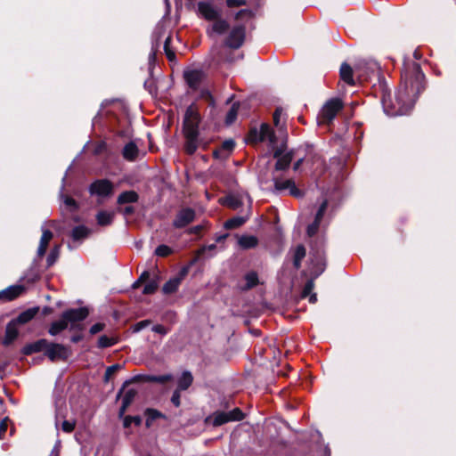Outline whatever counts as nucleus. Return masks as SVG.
Instances as JSON below:
<instances>
[{"mask_svg": "<svg viewBox=\"0 0 456 456\" xmlns=\"http://www.w3.org/2000/svg\"><path fill=\"white\" fill-rule=\"evenodd\" d=\"M151 330L155 333H159L161 335H166L168 332V330L163 325L160 324L154 325L151 328Z\"/></svg>", "mask_w": 456, "mask_h": 456, "instance_id": "nucleus-59", "label": "nucleus"}, {"mask_svg": "<svg viewBox=\"0 0 456 456\" xmlns=\"http://www.w3.org/2000/svg\"><path fill=\"white\" fill-rule=\"evenodd\" d=\"M157 289H158L157 281H151L144 286V288L142 289V293L145 295L153 294L157 290Z\"/></svg>", "mask_w": 456, "mask_h": 456, "instance_id": "nucleus-43", "label": "nucleus"}, {"mask_svg": "<svg viewBox=\"0 0 456 456\" xmlns=\"http://www.w3.org/2000/svg\"><path fill=\"white\" fill-rule=\"evenodd\" d=\"M146 414V426L150 427L153 420L157 419L158 418L162 417V414L155 410V409H147L145 411Z\"/></svg>", "mask_w": 456, "mask_h": 456, "instance_id": "nucleus-36", "label": "nucleus"}, {"mask_svg": "<svg viewBox=\"0 0 456 456\" xmlns=\"http://www.w3.org/2000/svg\"><path fill=\"white\" fill-rule=\"evenodd\" d=\"M135 391L134 389H129L127 390L123 398H122V402H124V404L125 406H129L130 403L133 402L134 396H135Z\"/></svg>", "mask_w": 456, "mask_h": 456, "instance_id": "nucleus-45", "label": "nucleus"}, {"mask_svg": "<svg viewBox=\"0 0 456 456\" xmlns=\"http://www.w3.org/2000/svg\"><path fill=\"white\" fill-rule=\"evenodd\" d=\"M340 77L346 84L354 85L353 69L348 64L344 63L341 65Z\"/></svg>", "mask_w": 456, "mask_h": 456, "instance_id": "nucleus-28", "label": "nucleus"}, {"mask_svg": "<svg viewBox=\"0 0 456 456\" xmlns=\"http://www.w3.org/2000/svg\"><path fill=\"white\" fill-rule=\"evenodd\" d=\"M245 280H246V285L244 286L243 289H251V288L255 287L258 282L257 273L256 272L248 273L245 275Z\"/></svg>", "mask_w": 456, "mask_h": 456, "instance_id": "nucleus-33", "label": "nucleus"}, {"mask_svg": "<svg viewBox=\"0 0 456 456\" xmlns=\"http://www.w3.org/2000/svg\"><path fill=\"white\" fill-rule=\"evenodd\" d=\"M356 72L362 79H368L371 75H379V64L375 61H361L355 67Z\"/></svg>", "mask_w": 456, "mask_h": 456, "instance_id": "nucleus-10", "label": "nucleus"}, {"mask_svg": "<svg viewBox=\"0 0 456 456\" xmlns=\"http://www.w3.org/2000/svg\"><path fill=\"white\" fill-rule=\"evenodd\" d=\"M139 200V195L134 191H125L120 193L117 199V203L118 205H124L127 203H135Z\"/></svg>", "mask_w": 456, "mask_h": 456, "instance_id": "nucleus-20", "label": "nucleus"}, {"mask_svg": "<svg viewBox=\"0 0 456 456\" xmlns=\"http://www.w3.org/2000/svg\"><path fill=\"white\" fill-rule=\"evenodd\" d=\"M425 89V76L416 62L404 63L401 85L395 94V102L385 96L382 99L384 111L387 116L408 114L413 108L419 95Z\"/></svg>", "mask_w": 456, "mask_h": 456, "instance_id": "nucleus-1", "label": "nucleus"}, {"mask_svg": "<svg viewBox=\"0 0 456 456\" xmlns=\"http://www.w3.org/2000/svg\"><path fill=\"white\" fill-rule=\"evenodd\" d=\"M88 310L85 307L69 309L62 313L60 320L52 322L48 332L56 336L66 330L70 324V330L80 329L77 322L84 321L88 316Z\"/></svg>", "mask_w": 456, "mask_h": 456, "instance_id": "nucleus-4", "label": "nucleus"}, {"mask_svg": "<svg viewBox=\"0 0 456 456\" xmlns=\"http://www.w3.org/2000/svg\"><path fill=\"white\" fill-rule=\"evenodd\" d=\"M283 116V109L281 107L276 108L273 113V123L277 129L281 132H285V122L281 121Z\"/></svg>", "mask_w": 456, "mask_h": 456, "instance_id": "nucleus-31", "label": "nucleus"}, {"mask_svg": "<svg viewBox=\"0 0 456 456\" xmlns=\"http://www.w3.org/2000/svg\"><path fill=\"white\" fill-rule=\"evenodd\" d=\"M151 324L150 320H143L135 323L133 327L134 332H139Z\"/></svg>", "mask_w": 456, "mask_h": 456, "instance_id": "nucleus-53", "label": "nucleus"}, {"mask_svg": "<svg viewBox=\"0 0 456 456\" xmlns=\"http://www.w3.org/2000/svg\"><path fill=\"white\" fill-rule=\"evenodd\" d=\"M114 185L108 179H99L91 183L89 192L92 195L106 198L113 193Z\"/></svg>", "mask_w": 456, "mask_h": 456, "instance_id": "nucleus-9", "label": "nucleus"}, {"mask_svg": "<svg viewBox=\"0 0 456 456\" xmlns=\"http://www.w3.org/2000/svg\"><path fill=\"white\" fill-rule=\"evenodd\" d=\"M16 324L17 323H15L13 321L7 324L5 330V337L4 339V343L5 345L12 343L17 338L19 331L17 330Z\"/></svg>", "mask_w": 456, "mask_h": 456, "instance_id": "nucleus-25", "label": "nucleus"}, {"mask_svg": "<svg viewBox=\"0 0 456 456\" xmlns=\"http://www.w3.org/2000/svg\"><path fill=\"white\" fill-rule=\"evenodd\" d=\"M53 238V232L49 230H43V233L40 239L39 246L37 248L38 256H43L46 251L48 244Z\"/></svg>", "mask_w": 456, "mask_h": 456, "instance_id": "nucleus-23", "label": "nucleus"}, {"mask_svg": "<svg viewBox=\"0 0 456 456\" xmlns=\"http://www.w3.org/2000/svg\"><path fill=\"white\" fill-rule=\"evenodd\" d=\"M7 427H8L7 419H4L0 423V438H2L3 436L4 435V433L6 432Z\"/></svg>", "mask_w": 456, "mask_h": 456, "instance_id": "nucleus-62", "label": "nucleus"}, {"mask_svg": "<svg viewBox=\"0 0 456 456\" xmlns=\"http://www.w3.org/2000/svg\"><path fill=\"white\" fill-rule=\"evenodd\" d=\"M138 153H139L138 147L133 142L126 143L125 145V147L123 148V151H122L124 159H126V160H129V161L135 160L138 156Z\"/></svg>", "mask_w": 456, "mask_h": 456, "instance_id": "nucleus-21", "label": "nucleus"}, {"mask_svg": "<svg viewBox=\"0 0 456 456\" xmlns=\"http://www.w3.org/2000/svg\"><path fill=\"white\" fill-rule=\"evenodd\" d=\"M150 277V273L147 272V271H144L141 275L140 277L138 278V281L142 283L144 281H146Z\"/></svg>", "mask_w": 456, "mask_h": 456, "instance_id": "nucleus-63", "label": "nucleus"}, {"mask_svg": "<svg viewBox=\"0 0 456 456\" xmlns=\"http://www.w3.org/2000/svg\"><path fill=\"white\" fill-rule=\"evenodd\" d=\"M187 273H188V267H183L175 276L170 278L164 284V286L162 288L163 293L164 294L175 293L178 289L181 282L186 277Z\"/></svg>", "mask_w": 456, "mask_h": 456, "instance_id": "nucleus-13", "label": "nucleus"}, {"mask_svg": "<svg viewBox=\"0 0 456 456\" xmlns=\"http://www.w3.org/2000/svg\"><path fill=\"white\" fill-rule=\"evenodd\" d=\"M159 42H156L155 44H153L152 50H151V53L149 54V61H150V63H152V62L155 61L156 52L159 49Z\"/></svg>", "mask_w": 456, "mask_h": 456, "instance_id": "nucleus-58", "label": "nucleus"}, {"mask_svg": "<svg viewBox=\"0 0 456 456\" xmlns=\"http://www.w3.org/2000/svg\"><path fill=\"white\" fill-rule=\"evenodd\" d=\"M22 353L26 355H28V354H31L33 353H37L35 348H34V345L33 343L31 344H28V345H26L23 349H22Z\"/></svg>", "mask_w": 456, "mask_h": 456, "instance_id": "nucleus-60", "label": "nucleus"}, {"mask_svg": "<svg viewBox=\"0 0 456 456\" xmlns=\"http://www.w3.org/2000/svg\"><path fill=\"white\" fill-rule=\"evenodd\" d=\"M132 423H134L135 426H140L142 418L140 416H126L124 418L123 425L125 428H129Z\"/></svg>", "mask_w": 456, "mask_h": 456, "instance_id": "nucleus-39", "label": "nucleus"}, {"mask_svg": "<svg viewBox=\"0 0 456 456\" xmlns=\"http://www.w3.org/2000/svg\"><path fill=\"white\" fill-rule=\"evenodd\" d=\"M23 291L24 288L22 286H10L7 289L0 291V298L5 301H10L19 297Z\"/></svg>", "mask_w": 456, "mask_h": 456, "instance_id": "nucleus-18", "label": "nucleus"}, {"mask_svg": "<svg viewBox=\"0 0 456 456\" xmlns=\"http://www.w3.org/2000/svg\"><path fill=\"white\" fill-rule=\"evenodd\" d=\"M200 116L196 105H190L183 118V134L185 138L184 150L188 154H193L201 145L200 139L199 125Z\"/></svg>", "mask_w": 456, "mask_h": 456, "instance_id": "nucleus-3", "label": "nucleus"}, {"mask_svg": "<svg viewBox=\"0 0 456 456\" xmlns=\"http://www.w3.org/2000/svg\"><path fill=\"white\" fill-rule=\"evenodd\" d=\"M249 218V212L248 211L244 216H237L232 218L228 219L224 224L225 229H235L240 227L244 224L247 220Z\"/></svg>", "mask_w": 456, "mask_h": 456, "instance_id": "nucleus-24", "label": "nucleus"}, {"mask_svg": "<svg viewBox=\"0 0 456 456\" xmlns=\"http://www.w3.org/2000/svg\"><path fill=\"white\" fill-rule=\"evenodd\" d=\"M238 245L241 249L254 248L258 245V239L254 235L243 234L238 237Z\"/></svg>", "mask_w": 456, "mask_h": 456, "instance_id": "nucleus-19", "label": "nucleus"}, {"mask_svg": "<svg viewBox=\"0 0 456 456\" xmlns=\"http://www.w3.org/2000/svg\"><path fill=\"white\" fill-rule=\"evenodd\" d=\"M119 369V365L118 364H115V365H111L110 367L107 368L106 371H105V380H109L110 378L115 373V371Z\"/></svg>", "mask_w": 456, "mask_h": 456, "instance_id": "nucleus-56", "label": "nucleus"}, {"mask_svg": "<svg viewBox=\"0 0 456 456\" xmlns=\"http://www.w3.org/2000/svg\"><path fill=\"white\" fill-rule=\"evenodd\" d=\"M45 355L52 362L66 361L70 355V350L61 344L49 343Z\"/></svg>", "mask_w": 456, "mask_h": 456, "instance_id": "nucleus-7", "label": "nucleus"}, {"mask_svg": "<svg viewBox=\"0 0 456 456\" xmlns=\"http://www.w3.org/2000/svg\"><path fill=\"white\" fill-rule=\"evenodd\" d=\"M184 78L191 88L197 89L203 79V73L197 69L189 70L184 72Z\"/></svg>", "mask_w": 456, "mask_h": 456, "instance_id": "nucleus-17", "label": "nucleus"}, {"mask_svg": "<svg viewBox=\"0 0 456 456\" xmlns=\"http://www.w3.org/2000/svg\"><path fill=\"white\" fill-rule=\"evenodd\" d=\"M284 190H289V195L294 196L296 198H299L303 195L301 191L297 188L293 180L274 179V191L279 193Z\"/></svg>", "mask_w": 456, "mask_h": 456, "instance_id": "nucleus-14", "label": "nucleus"}, {"mask_svg": "<svg viewBox=\"0 0 456 456\" xmlns=\"http://www.w3.org/2000/svg\"><path fill=\"white\" fill-rule=\"evenodd\" d=\"M250 16H251V12L249 10L242 9L235 13L234 19L239 20L244 17H250Z\"/></svg>", "mask_w": 456, "mask_h": 456, "instance_id": "nucleus-55", "label": "nucleus"}, {"mask_svg": "<svg viewBox=\"0 0 456 456\" xmlns=\"http://www.w3.org/2000/svg\"><path fill=\"white\" fill-rule=\"evenodd\" d=\"M63 189H64V184H62L61 189V193H60L61 198L63 200V203L65 204L66 208L69 210H70V211L76 210L77 208V202L75 201L74 199H72L69 196H65L62 193Z\"/></svg>", "mask_w": 456, "mask_h": 456, "instance_id": "nucleus-34", "label": "nucleus"}, {"mask_svg": "<svg viewBox=\"0 0 456 456\" xmlns=\"http://www.w3.org/2000/svg\"><path fill=\"white\" fill-rule=\"evenodd\" d=\"M197 13L200 18L213 22L207 29L209 36L223 35L230 27L228 21L222 17V8L212 0L200 1L197 4Z\"/></svg>", "mask_w": 456, "mask_h": 456, "instance_id": "nucleus-2", "label": "nucleus"}, {"mask_svg": "<svg viewBox=\"0 0 456 456\" xmlns=\"http://www.w3.org/2000/svg\"><path fill=\"white\" fill-rule=\"evenodd\" d=\"M213 425L214 426H221L224 423L229 422V415L225 411H217L213 417Z\"/></svg>", "mask_w": 456, "mask_h": 456, "instance_id": "nucleus-32", "label": "nucleus"}, {"mask_svg": "<svg viewBox=\"0 0 456 456\" xmlns=\"http://www.w3.org/2000/svg\"><path fill=\"white\" fill-rule=\"evenodd\" d=\"M320 223L317 221H314L313 224H309L306 230L307 235L312 237L316 234L319 229Z\"/></svg>", "mask_w": 456, "mask_h": 456, "instance_id": "nucleus-51", "label": "nucleus"}, {"mask_svg": "<svg viewBox=\"0 0 456 456\" xmlns=\"http://www.w3.org/2000/svg\"><path fill=\"white\" fill-rule=\"evenodd\" d=\"M37 314L36 309H28L21 314L14 320L15 323L24 324L31 321Z\"/></svg>", "mask_w": 456, "mask_h": 456, "instance_id": "nucleus-30", "label": "nucleus"}, {"mask_svg": "<svg viewBox=\"0 0 456 456\" xmlns=\"http://www.w3.org/2000/svg\"><path fill=\"white\" fill-rule=\"evenodd\" d=\"M314 281L313 280H310L308 281L305 286H304V289H303V291H302V297H308L309 295L312 294V291L314 289Z\"/></svg>", "mask_w": 456, "mask_h": 456, "instance_id": "nucleus-49", "label": "nucleus"}, {"mask_svg": "<svg viewBox=\"0 0 456 456\" xmlns=\"http://www.w3.org/2000/svg\"><path fill=\"white\" fill-rule=\"evenodd\" d=\"M195 218V211L191 208H183L176 215L173 225L175 228H183L191 224Z\"/></svg>", "mask_w": 456, "mask_h": 456, "instance_id": "nucleus-15", "label": "nucleus"}, {"mask_svg": "<svg viewBox=\"0 0 456 456\" xmlns=\"http://www.w3.org/2000/svg\"><path fill=\"white\" fill-rule=\"evenodd\" d=\"M180 391L179 389H175L172 395V397H171V402L175 406V407H179L180 404H181V401H180V398H181V395H180Z\"/></svg>", "mask_w": 456, "mask_h": 456, "instance_id": "nucleus-54", "label": "nucleus"}, {"mask_svg": "<svg viewBox=\"0 0 456 456\" xmlns=\"http://www.w3.org/2000/svg\"><path fill=\"white\" fill-rule=\"evenodd\" d=\"M343 102L338 98H333L329 100L322 107V110L318 115L319 125L330 124L337 116V114L342 110Z\"/></svg>", "mask_w": 456, "mask_h": 456, "instance_id": "nucleus-5", "label": "nucleus"}, {"mask_svg": "<svg viewBox=\"0 0 456 456\" xmlns=\"http://www.w3.org/2000/svg\"><path fill=\"white\" fill-rule=\"evenodd\" d=\"M115 213L113 211L102 210L96 215V221L100 226H107L112 224Z\"/></svg>", "mask_w": 456, "mask_h": 456, "instance_id": "nucleus-22", "label": "nucleus"}, {"mask_svg": "<svg viewBox=\"0 0 456 456\" xmlns=\"http://www.w3.org/2000/svg\"><path fill=\"white\" fill-rule=\"evenodd\" d=\"M227 414L229 415L230 421L241 420L243 419V412L239 408L228 411Z\"/></svg>", "mask_w": 456, "mask_h": 456, "instance_id": "nucleus-42", "label": "nucleus"}, {"mask_svg": "<svg viewBox=\"0 0 456 456\" xmlns=\"http://www.w3.org/2000/svg\"><path fill=\"white\" fill-rule=\"evenodd\" d=\"M172 248L165 244L159 245L155 249V255L161 257L167 256L172 254Z\"/></svg>", "mask_w": 456, "mask_h": 456, "instance_id": "nucleus-38", "label": "nucleus"}, {"mask_svg": "<svg viewBox=\"0 0 456 456\" xmlns=\"http://www.w3.org/2000/svg\"><path fill=\"white\" fill-rule=\"evenodd\" d=\"M192 381L193 377L191 373L188 370L183 371L178 379L177 389L186 390L192 384Z\"/></svg>", "mask_w": 456, "mask_h": 456, "instance_id": "nucleus-26", "label": "nucleus"}, {"mask_svg": "<svg viewBox=\"0 0 456 456\" xmlns=\"http://www.w3.org/2000/svg\"><path fill=\"white\" fill-rule=\"evenodd\" d=\"M327 206H328V202H327V200H324L321 204V206L319 207V209H318V211H317V213L315 215L314 221H317V222L321 223V221H322V217L324 216V213H325V211L327 209Z\"/></svg>", "mask_w": 456, "mask_h": 456, "instance_id": "nucleus-47", "label": "nucleus"}, {"mask_svg": "<svg viewBox=\"0 0 456 456\" xmlns=\"http://www.w3.org/2000/svg\"><path fill=\"white\" fill-rule=\"evenodd\" d=\"M238 110H239V104L235 102L232 105L230 110L228 111V113L226 115V118H225L226 125H232L235 121V119L237 118Z\"/></svg>", "mask_w": 456, "mask_h": 456, "instance_id": "nucleus-35", "label": "nucleus"}, {"mask_svg": "<svg viewBox=\"0 0 456 456\" xmlns=\"http://www.w3.org/2000/svg\"><path fill=\"white\" fill-rule=\"evenodd\" d=\"M91 230L85 225H77L70 232L72 242L68 244L69 249L77 248L83 240L89 237Z\"/></svg>", "mask_w": 456, "mask_h": 456, "instance_id": "nucleus-12", "label": "nucleus"}, {"mask_svg": "<svg viewBox=\"0 0 456 456\" xmlns=\"http://www.w3.org/2000/svg\"><path fill=\"white\" fill-rule=\"evenodd\" d=\"M305 256V248L303 245H297L294 249L293 265L296 269L301 266V261Z\"/></svg>", "mask_w": 456, "mask_h": 456, "instance_id": "nucleus-29", "label": "nucleus"}, {"mask_svg": "<svg viewBox=\"0 0 456 456\" xmlns=\"http://www.w3.org/2000/svg\"><path fill=\"white\" fill-rule=\"evenodd\" d=\"M172 378L173 377L171 374H165V375L151 376L149 378V379L151 381L163 384V383H166L167 381L171 380Z\"/></svg>", "mask_w": 456, "mask_h": 456, "instance_id": "nucleus-46", "label": "nucleus"}, {"mask_svg": "<svg viewBox=\"0 0 456 456\" xmlns=\"http://www.w3.org/2000/svg\"><path fill=\"white\" fill-rule=\"evenodd\" d=\"M234 147V142L232 140H228L223 142L222 148L226 151H231Z\"/></svg>", "mask_w": 456, "mask_h": 456, "instance_id": "nucleus-61", "label": "nucleus"}, {"mask_svg": "<svg viewBox=\"0 0 456 456\" xmlns=\"http://www.w3.org/2000/svg\"><path fill=\"white\" fill-rule=\"evenodd\" d=\"M327 206H328V202H327V200H324L321 204V206L319 207V209H318V211H317V213L315 215L314 221H317V222L321 223V221H322V217L324 216V213H325V211L327 209Z\"/></svg>", "mask_w": 456, "mask_h": 456, "instance_id": "nucleus-48", "label": "nucleus"}, {"mask_svg": "<svg viewBox=\"0 0 456 456\" xmlns=\"http://www.w3.org/2000/svg\"><path fill=\"white\" fill-rule=\"evenodd\" d=\"M273 157L277 159L275 168L277 170H285L289 167L292 160V151L283 154V150L281 148H278L274 150Z\"/></svg>", "mask_w": 456, "mask_h": 456, "instance_id": "nucleus-16", "label": "nucleus"}, {"mask_svg": "<svg viewBox=\"0 0 456 456\" xmlns=\"http://www.w3.org/2000/svg\"><path fill=\"white\" fill-rule=\"evenodd\" d=\"M170 42H171V37H167L166 39H165V42H164V51H165V53L167 57V59L172 61L175 60V53L174 51H172L170 49Z\"/></svg>", "mask_w": 456, "mask_h": 456, "instance_id": "nucleus-40", "label": "nucleus"}, {"mask_svg": "<svg viewBox=\"0 0 456 456\" xmlns=\"http://www.w3.org/2000/svg\"><path fill=\"white\" fill-rule=\"evenodd\" d=\"M311 274L316 278L322 274L325 270V259L323 251L321 248H315L314 246L311 248Z\"/></svg>", "mask_w": 456, "mask_h": 456, "instance_id": "nucleus-8", "label": "nucleus"}, {"mask_svg": "<svg viewBox=\"0 0 456 456\" xmlns=\"http://www.w3.org/2000/svg\"><path fill=\"white\" fill-rule=\"evenodd\" d=\"M134 208L133 207H131V206H128V207H126V208L123 209V211H122V212H123V214H124L125 216H128V215L133 214V213H134Z\"/></svg>", "mask_w": 456, "mask_h": 456, "instance_id": "nucleus-64", "label": "nucleus"}, {"mask_svg": "<svg viewBox=\"0 0 456 456\" xmlns=\"http://www.w3.org/2000/svg\"><path fill=\"white\" fill-rule=\"evenodd\" d=\"M75 421L64 420L61 424V429L66 433H70L75 428Z\"/></svg>", "mask_w": 456, "mask_h": 456, "instance_id": "nucleus-52", "label": "nucleus"}, {"mask_svg": "<svg viewBox=\"0 0 456 456\" xmlns=\"http://www.w3.org/2000/svg\"><path fill=\"white\" fill-rule=\"evenodd\" d=\"M116 344V339L114 338L108 337L106 335H102L98 339V347L106 348L110 347Z\"/></svg>", "mask_w": 456, "mask_h": 456, "instance_id": "nucleus-37", "label": "nucleus"}, {"mask_svg": "<svg viewBox=\"0 0 456 456\" xmlns=\"http://www.w3.org/2000/svg\"><path fill=\"white\" fill-rule=\"evenodd\" d=\"M247 4L246 0H226L225 4L229 9L243 6Z\"/></svg>", "mask_w": 456, "mask_h": 456, "instance_id": "nucleus-50", "label": "nucleus"}, {"mask_svg": "<svg viewBox=\"0 0 456 456\" xmlns=\"http://www.w3.org/2000/svg\"><path fill=\"white\" fill-rule=\"evenodd\" d=\"M248 140L253 142L269 141L270 144L274 149L275 134L270 126L267 124H262L259 129H251L248 135Z\"/></svg>", "mask_w": 456, "mask_h": 456, "instance_id": "nucleus-6", "label": "nucleus"}, {"mask_svg": "<svg viewBox=\"0 0 456 456\" xmlns=\"http://www.w3.org/2000/svg\"><path fill=\"white\" fill-rule=\"evenodd\" d=\"M48 344H49V342L45 338L38 339L36 342H33L34 348L37 353L41 352L43 350H45V352L46 348L48 346Z\"/></svg>", "mask_w": 456, "mask_h": 456, "instance_id": "nucleus-44", "label": "nucleus"}, {"mask_svg": "<svg viewBox=\"0 0 456 456\" xmlns=\"http://www.w3.org/2000/svg\"><path fill=\"white\" fill-rule=\"evenodd\" d=\"M245 39V27L242 25L234 26L230 31L226 40V46L233 49L240 48Z\"/></svg>", "mask_w": 456, "mask_h": 456, "instance_id": "nucleus-11", "label": "nucleus"}, {"mask_svg": "<svg viewBox=\"0 0 456 456\" xmlns=\"http://www.w3.org/2000/svg\"><path fill=\"white\" fill-rule=\"evenodd\" d=\"M224 203L232 209H238L243 205V197L239 195H230L224 200Z\"/></svg>", "mask_w": 456, "mask_h": 456, "instance_id": "nucleus-27", "label": "nucleus"}, {"mask_svg": "<svg viewBox=\"0 0 456 456\" xmlns=\"http://www.w3.org/2000/svg\"><path fill=\"white\" fill-rule=\"evenodd\" d=\"M104 327H105V325L103 323H101V322L95 323L90 328V333L92 335L97 334L100 331H102L104 329Z\"/></svg>", "mask_w": 456, "mask_h": 456, "instance_id": "nucleus-57", "label": "nucleus"}, {"mask_svg": "<svg viewBox=\"0 0 456 456\" xmlns=\"http://www.w3.org/2000/svg\"><path fill=\"white\" fill-rule=\"evenodd\" d=\"M60 253V246H55L50 252L47 256V265L48 266L53 265L57 260Z\"/></svg>", "mask_w": 456, "mask_h": 456, "instance_id": "nucleus-41", "label": "nucleus"}]
</instances>
